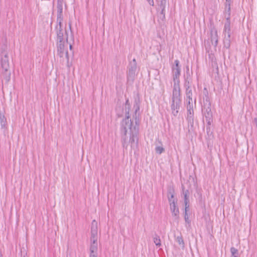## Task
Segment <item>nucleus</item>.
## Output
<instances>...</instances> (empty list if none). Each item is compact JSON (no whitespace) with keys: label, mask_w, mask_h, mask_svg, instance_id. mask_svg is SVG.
Segmentation results:
<instances>
[{"label":"nucleus","mask_w":257,"mask_h":257,"mask_svg":"<svg viewBox=\"0 0 257 257\" xmlns=\"http://www.w3.org/2000/svg\"><path fill=\"white\" fill-rule=\"evenodd\" d=\"M135 107L136 119L135 124H134L130 117L129 110L130 109V104L128 100H126L124 106L125 116V118L121 121L120 128L121 133L124 136H125L127 133L130 134V143L131 144L132 148L137 146L138 141L137 136L139 133V124L137 123L136 115L137 112L140 109V108L138 105Z\"/></svg>","instance_id":"obj_1"},{"label":"nucleus","mask_w":257,"mask_h":257,"mask_svg":"<svg viewBox=\"0 0 257 257\" xmlns=\"http://www.w3.org/2000/svg\"><path fill=\"white\" fill-rule=\"evenodd\" d=\"M179 61H175V65L172 67V76L174 82L172 98L171 109L172 113L176 116L178 113L181 103L180 87L179 77L181 74V69L179 66Z\"/></svg>","instance_id":"obj_2"},{"label":"nucleus","mask_w":257,"mask_h":257,"mask_svg":"<svg viewBox=\"0 0 257 257\" xmlns=\"http://www.w3.org/2000/svg\"><path fill=\"white\" fill-rule=\"evenodd\" d=\"M97 222L93 220L91 227V244L89 257H97Z\"/></svg>","instance_id":"obj_3"},{"label":"nucleus","mask_w":257,"mask_h":257,"mask_svg":"<svg viewBox=\"0 0 257 257\" xmlns=\"http://www.w3.org/2000/svg\"><path fill=\"white\" fill-rule=\"evenodd\" d=\"M68 38L66 42H58V52L60 57L62 59L61 61L63 63L68 64L69 57L67 48L68 46Z\"/></svg>","instance_id":"obj_4"},{"label":"nucleus","mask_w":257,"mask_h":257,"mask_svg":"<svg viewBox=\"0 0 257 257\" xmlns=\"http://www.w3.org/2000/svg\"><path fill=\"white\" fill-rule=\"evenodd\" d=\"M137 70V64L136 59L130 62L127 67V78L128 81H134L136 77V72Z\"/></svg>","instance_id":"obj_5"},{"label":"nucleus","mask_w":257,"mask_h":257,"mask_svg":"<svg viewBox=\"0 0 257 257\" xmlns=\"http://www.w3.org/2000/svg\"><path fill=\"white\" fill-rule=\"evenodd\" d=\"M202 111L205 117H212L211 103L208 96L206 95L205 97L203 98Z\"/></svg>","instance_id":"obj_6"},{"label":"nucleus","mask_w":257,"mask_h":257,"mask_svg":"<svg viewBox=\"0 0 257 257\" xmlns=\"http://www.w3.org/2000/svg\"><path fill=\"white\" fill-rule=\"evenodd\" d=\"M187 103V109L188 112V118L189 120H193V115L194 113L193 106L196 104V98L194 97V99H186Z\"/></svg>","instance_id":"obj_7"},{"label":"nucleus","mask_w":257,"mask_h":257,"mask_svg":"<svg viewBox=\"0 0 257 257\" xmlns=\"http://www.w3.org/2000/svg\"><path fill=\"white\" fill-rule=\"evenodd\" d=\"M1 66L6 71H7L9 68L8 53L6 51L2 52Z\"/></svg>","instance_id":"obj_8"},{"label":"nucleus","mask_w":257,"mask_h":257,"mask_svg":"<svg viewBox=\"0 0 257 257\" xmlns=\"http://www.w3.org/2000/svg\"><path fill=\"white\" fill-rule=\"evenodd\" d=\"M177 201L175 199H173L172 202H171L170 204L171 211L172 215L175 217V219L178 220L179 218V211L178 208L176 206V204Z\"/></svg>","instance_id":"obj_9"},{"label":"nucleus","mask_w":257,"mask_h":257,"mask_svg":"<svg viewBox=\"0 0 257 257\" xmlns=\"http://www.w3.org/2000/svg\"><path fill=\"white\" fill-rule=\"evenodd\" d=\"M210 40L212 44L216 47L218 44V34L217 30L214 28H211L210 30Z\"/></svg>","instance_id":"obj_10"},{"label":"nucleus","mask_w":257,"mask_h":257,"mask_svg":"<svg viewBox=\"0 0 257 257\" xmlns=\"http://www.w3.org/2000/svg\"><path fill=\"white\" fill-rule=\"evenodd\" d=\"M57 22L59 24H62L63 21V4H57Z\"/></svg>","instance_id":"obj_11"},{"label":"nucleus","mask_w":257,"mask_h":257,"mask_svg":"<svg viewBox=\"0 0 257 257\" xmlns=\"http://www.w3.org/2000/svg\"><path fill=\"white\" fill-rule=\"evenodd\" d=\"M182 188L183 191V194L184 195L185 210H186V209H189V191L188 190H185L184 187L183 185L182 186Z\"/></svg>","instance_id":"obj_12"},{"label":"nucleus","mask_w":257,"mask_h":257,"mask_svg":"<svg viewBox=\"0 0 257 257\" xmlns=\"http://www.w3.org/2000/svg\"><path fill=\"white\" fill-rule=\"evenodd\" d=\"M57 35L58 42H65L63 39V32L62 29V24H59L57 26Z\"/></svg>","instance_id":"obj_13"},{"label":"nucleus","mask_w":257,"mask_h":257,"mask_svg":"<svg viewBox=\"0 0 257 257\" xmlns=\"http://www.w3.org/2000/svg\"><path fill=\"white\" fill-rule=\"evenodd\" d=\"M230 22L229 20V18H227L226 22L224 24V33L225 36H227V37L230 38Z\"/></svg>","instance_id":"obj_14"},{"label":"nucleus","mask_w":257,"mask_h":257,"mask_svg":"<svg viewBox=\"0 0 257 257\" xmlns=\"http://www.w3.org/2000/svg\"><path fill=\"white\" fill-rule=\"evenodd\" d=\"M166 0H160L159 7L161 10L160 14L162 16L163 19L165 18V9L166 5Z\"/></svg>","instance_id":"obj_15"},{"label":"nucleus","mask_w":257,"mask_h":257,"mask_svg":"<svg viewBox=\"0 0 257 257\" xmlns=\"http://www.w3.org/2000/svg\"><path fill=\"white\" fill-rule=\"evenodd\" d=\"M0 123L2 128H5L7 126V119L5 115L0 112Z\"/></svg>","instance_id":"obj_16"},{"label":"nucleus","mask_w":257,"mask_h":257,"mask_svg":"<svg viewBox=\"0 0 257 257\" xmlns=\"http://www.w3.org/2000/svg\"><path fill=\"white\" fill-rule=\"evenodd\" d=\"M168 198L169 201L170 202V204L171 203V202H172L173 199H175L174 198V191L173 189H169L168 192Z\"/></svg>","instance_id":"obj_17"},{"label":"nucleus","mask_w":257,"mask_h":257,"mask_svg":"<svg viewBox=\"0 0 257 257\" xmlns=\"http://www.w3.org/2000/svg\"><path fill=\"white\" fill-rule=\"evenodd\" d=\"M185 94H186V99H194L193 98V93H192V90H185Z\"/></svg>","instance_id":"obj_18"},{"label":"nucleus","mask_w":257,"mask_h":257,"mask_svg":"<svg viewBox=\"0 0 257 257\" xmlns=\"http://www.w3.org/2000/svg\"><path fill=\"white\" fill-rule=\"evenodd\" d=\"M4 77L6 82H8L11 79V73L10 72L6 71L5 70V72L4 73Z\"/></svg>","instance_id":"obj_19"},{"label":"nucleus","mask_w":257,"mask_h":257,"mask_svg":"<svg viewBox=\"0 0 257 257\" xmlns=\"http://www.w3.org/2000/svg\"><path fill=\"white\" fill-rule=\"evenodd\" d=\"M230 251L231 253V257H238V251L235 247H232L230 248Z\"/></svg>","instance_id":"obj_20"},{"label":"nucleus","mask_w":257,"mask_h":257,"mask_svg":"<svg viewBox=\"0 0 257 257\" xmlns=\"http://www.w3.org/2000/svg\"><path fill=\"white\" fill-rule=\"evenodd\" d=\"M224 45L226 48H229L230 46V38L225 36V39L224 40Z\"/></svg>","instance_id":"obj_21"},{"label":"nucleus","mask_w":257,"mask_h":257,"mask_svg":"<svg viewBox=\"0 0 257 257\" xmlns=\"http://www.w3.org/2000/svg\"><path fill=\"white\" fill-rule=\"evenodd\" d=\"M154 242L155 243V244L158 246H160L161 245V240L158 236H156L154 238Z\"/></svg>","instance_id":"obj_22"},{"label":"nucleus","mask_w":257,"mask_h":257,"mask_svg":"<svg viewBox=\"0 0 257 257\" xmlns=\"http://www.w3.org/2000/svg\"><path fill=\"white\" fill-rule=\"evenodd\" d=\"M155 151L157 154H161L164 151V149L162 146H157L155 148Z\"/></svg>","instance_id":"obj_23"},{"label":"nucleus","mask_w":257,"mask_h":257,"mask_svg":"<svg viewBox=\"0 0 257 257\" xmlns=\"http://www.w3.org/2000/svg\"><path fill=\"white\" fill-rule=\"evenodd\" d=\"M184 87H185L186 90H190V89H192L191 87V84H190L189 81L187 79H186L185 80V82L184 83Z\"/></svg>","instance_id":"obj_24"},{"label":"nucleus","mask_w":257,"mask_h":257,"mask_svg":"<svg viewBox=\"0 0 257 257\" xmlns=\"http://www.w3.org/2000/svg\"><path fill=\"white\" fill-rule=\"evenodd\" d=\"M188 210H189V209H186V211L185 209L184 218H185V220L186 222H187L188 223H190V221L189 220V216H188V215L187 214V212H188Z\"/></svg>","instance_id":"obj_25"},{"label":"nucleus","mask_w":257,"mask_h":257,"mask_svg":"<svg viewBox=\"0 0 257 257\" xmlns=\"http://www.w3.org/2000/svg\"><path fill=\"white\" fill-rule=\"evenodd\" d=\"M230 2H231V0H226V2H225L226 10H227L228 12L230 11Z\"/></svg>","instance_id":"obj_26"},{"label":"nucleus","mask_w":257,"mask_h":257,"mask_svg":"<svg viewBox=\"0 0 257 257\" xmlns=\"http://www.w3.org/2000/svg\"><path fill=\"white\" fill-rule=\"evenodd\" d=\"M176 240L179 244H182L183 246L184 241L182 236H177L176 238Z\"/></svg>","instance_id":"obj_27"},{"label":"nucleus","mask_w":257,"mask_h":257,"mask_svg":"<svg viewBox=\"0 0 257 257\" xmlns=\"http://www.w3.org/2000/svg\"><path fill=\"white\" fill-rule=\"evenodd\" d=\"M212 117H205L206 121L207 122L208 125L210 126L212 122Z\"/></svg>","instance_id":"obj_28"},{"label":"nucleus","mask_w":257,"mask_h":257,"mask_svg":"<svg viewBox=\"0 0 257 257\" xmlns=\"http://www.w3.org/2000/svg\"><path fill=\"white\" fill-rule=\"evenodd\" d=\"M57 4H63V0H57Z\"/></svg>","instance_id":"obj_29"},{"label":"nucleus","mask_w":257,"mask_h":257,"mask_svg":"<svg viewBox=\"0 0 257 257\" xmlns=\"http://www.w3.org/2000/svg\"><path fill=\"white\" fill-rule=\"evenodd\" d=\"M72 47V45L71 44H69V48H70V49H71Z\"/></svg>","instance_id":"obj_30"},{"label":"nucleus","mask_w":257,"mask_h":257,"mask_svg":"<svg viewBox=\"0 0 257 257\" xmlns=\"http://www.w3.org/2000/svg\"><path fill=\"white\" fill-rule=\"evenodd\" d=\"M69 26L70 29H71V25L70 23H69Z\"/></svg>","instance_id":"obj_31"},{"label":"nucleus","mask_w":257,"mask_h":257,"mask_svg":"<svg viewBox=\"0 0 257 257\" xmlns=\"http://www.w3.org/2000/svg\"><path fill=\"white\" fill-rule=\"evenodd\" d=\"M208 129H210L209 126V127H207V130H208Z\"/></svg>","instance_id":"obj_32"},{"label":"nucleus","mask_w":257,"mask_h":257,"mask_svg":"<svg viewBox=\"0 0 257 257\" xmlns=\"http://www.w3.org/2000/svg\"><path fill=\"white\" fill-rule=\"evenodd\" d=\"M123 147H124V146H125V144H124V143H123Z\"/></svg>","instance_id":"obj_33"},{"label":"nucleus","mask_w":257,"mask_h":257,"mask_svg":"<svg viewBox=\"0 0 257 257\" xmlns=\"http://www.w3.org/2000/svg\"><path fill=\"white\" fill-rule=\"evenodd\" d=\"M2 255L1 252L0 251V255Z\"/></svg>","instance_id":"obj_34"},{"label":"nucleus","mask_w":257,"mask_h":257,"mask_svg":"<svg viewBox=\"0 0 257 257\" xmlns=\"http://www.w3.org/2000/svg\"><path fill=\"white\" fill-rule=\"evenodd\" d=\"M0 257H3V255H0Z\"/></svg>","instance_id":"obj_35"}]
</instances>
